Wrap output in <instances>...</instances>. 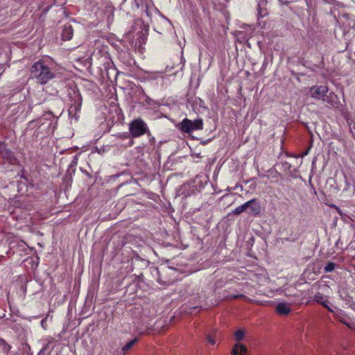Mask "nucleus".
Listing matches in <instances>:
<instances>
[{
	"instance_id": "5",
	"label": "nucleus",
	"mask_w": 355,
	"mask_h": 355,
	"mask_svg": "<svg viewBox=\"0 0 355 355\" xmlns=\"http://www.w3.org/2000/svg\"><path fill=\"white\" fill-rule=\"evenodd\" d=\"M333 313L337 320L340 321L349 329H355V322L343 310L338 309Z\"/></svg>"
},
{
	"instance_id": "11",
	"label": "nucleus",
	"mask_w": 355,
	"mask_h": 355,
	"mask_svg": "<svg viewBox=\"0 0 355 355\" xmlns=\"http://www.w3.org/2000/svg\"><path fill=\"white\" fill-rule=\"evenodd\" d=\"M247 352V348L242 344H236L232 349V355H245Z\"/></svg>"
},
{
	"instance_id": "8",
	"label": "nucleus",
	"mask_w": 355,
	"mask_h": 355,
	"mask_svg": "<svg viewBox=\"0 0 355 355\" xmlns=\"http://www.w3.org/2000/svg\"><path fill=\"white\" fill-rule=\"evenodd\" d=\"M313 301L316 303L321 304L326 308L329 312L334 313V311L329 306V302L328 299L320 293H317L314 295Z\"/></svg>"
},
{
	"instance_id": "19",
	"label": "nucleus",
	"mask_w": 355,
	"mask_h": 355,
	"mask_svg": "<svg viewBox=\"0 0 355 355\" xmlns=\"http://www.w3.org/2000/svg\"><path fill=\"white\" fill-rule=\"evenodd\" d=\"M207 341L211 343L212 345H215L216 342L214 340V339L210 336H207Z\"/></svg>"
},
{
	"instance_id": "2",
	"label": "nucleus",
	"mask_w": 355,
	"mask_h": 355,
	"mask_svg": "<svg viewBox=\"0 0 355 355\" xmlns=\"http://www.w3.org/2000/svg\"><path fill=\"white\" fill-rule=\"evenodd\" d=\"M179 129L184 133H191L194 130L203 129V121L201 119L191 121L187 118L184 119L178 125Z\"/></svg>"
},
{
	"instance_id": "22",
	"label": "nucleus",
	"mask_w": 355,
	"mask_h": 355,
	"mask_svg": "<svg viewBox=\"0 0 355 355\" xmlns=\"http://www.w3.org/2000/svg\"><path fill=\"white\" fill-rule=\"evenodd\" d=\"M156 11H157V12L160 13V12H159V10H158L157 8L156 9Z\"/></svg>"
},
{
	"instance_id": "14",
	"label": "nucleus",
	"mask_w": 355,
	"mask_h": 355,
	"mask_svg": "<svg viewBox=\"0 0 355 355\" xmlns=\"http://www.w3.org/2000/svg\"><path fill=\"white\" fill-rule=\"evenodd\" d=\"M247 205L246 202H245L244 204L237 207L236 209H234L233 211H232V213L234 214V215H239L241 214L242 212L243 211H247Z\"/></svg>"
},
{
	"instance_id": "13",
	"label": "nucleus",
	"mask_w": 355,
	"mask_h": 355,
	"mask_svg": "<svg viewBox=\"0 0 355 355\" xmlns=\"http://www.w3.org/2000/svg\"><path fill=\"white\" fill-rule=\"evenodd\" d=\"M11 347L7 343L0 338V355L8 354Z\"/></svg>"
},
{
	"instance_id": "20",
	"label": "nucleus",
	"mask_w": 355,
	"mask_h": 355,
	"mask_svg": "<svg viewBox=\"0 0 355 355\" xmlns=\"http://www.w3.org/2000/svg\"><path fill=\"white\" fill-rule=\"evenodd\" d=\"M239 187H240L241 188V189H243V187H242L241 185H240V184H236V185L233 189H229V188H228V189H227V190H228V191H231L232 189H234H234H236V188H238Z\"/></svg>"
},
{
	"instance_id": "17",
	"label": "nucleus",
	"mask_w": 355,
	"mask_h": 355,
	"mask_svg": "<svg viewBox=\"0 0 355 355\" xmlns=\"http://www.w3.org/2000/svg\"><path fill=\"white\" fill-rule=\"evenodd\" d=\"M245 333L242 329L237 330L234 334V338L236 341H241L244 337Z\"/></svg>"
},
{
	"instance_id": "3",
	"label": "nucleus",
	"mask_w": 355,
	"mask_h": 355,
	"mask_svg": "<svg viewBox=\"0 0 355 355\" xmlns=\"http://www.w3.org/2000/svg\"><path fill=\"white\" fill-rule=\"evenodd\" d=\"M146 123L140 119L134 120L130 124V132L132 137H139L146 133Z\"/></svg>"
},
{
	"instance_id": "1",
	"label": "nucleus",
	"mask_w": 355,
	"mask_h": 355,
	"mask_svg": "<svg viewBox=\"0 0 355 355\" xmlns=\"http://www.w3.org/2000/svg\"><path fill=\"white\" fill-rule=\"evenodd\" d=\"M31 76L40 84H46L55 77V73L43 61L35 62L31 69Z\"/></svg>"
},
{
	"instance_id": "12",
	"label": "nucleus",
	"mask_w": 355,
	"mask_h": 355,
	"mask_svg": "<svg viewBox=\"0 0 355 355\" xmlns=\"http://www.w3.org/2000/svg\"><path fill=\"white\" fill-rule=\"evenodd\" d=\"M276 311L279 315H288L291 312V308L286 304L279 303L276 306Z\"/></svg>"
},
{
	"instance_id": "16",
	"label": "nucleus",
	"mask_w": 355,
	"mask_h": 355,
	"mask_svg": "<svg viewBox=\"0 0 355 355\" xmlns=\"http://www.w3.org/2000/svg\"><path fill=\"white\" fill-rule=\"evenodd\" d=\"M336 264L334 262L329 261L324 268L325 272H330L335 269Z\"/></svg>"
},
{
	"instance_id": "21",
	"label": "nucleus",
	"mask_w": 355,
	"mask_h": 355,
	"mask_svg": "<svg viewBox=\"0 0 355 355\" xmlns=\"http://www.w3.org/2000/svg\"><path fill=\"white\" fill-rule=\"evenodd\" d=\"M309 148L303 153L302 156H306L309 154Z\"/></svg>"
},
{
	"instance_id": "15",
	"label": "nucleus",
	"mask_w": 355,
	"mask_h": 355,
	"mask_svg": "<svg viewBox=\"0 0 355 355\" xmlns=\"http://www.w3.org/2000/svg\"><path fill=\"white\" fill-rule=\"evenodd\" d=\"M137 342V338H135L128 343H127L122 348V350L123 352H127Z\"/></svg>"
},
{
	"instance_id": "6",
	"label": "nucleus",
	"mask_w": 355,
	"mask_h": 355,
	"mask_svg": "<svg viewBox=\"0 0 355 355\" xmlns=\"http://www.w3.org/2000/svg\"><path fill=\"white\" fill-rule=\"evenodd\" d=\"M328 87L323 85H313L310 88L311 97L316 100L321 98L323 99V98L325 96V94L328 93Z\"/></svg>"
},
{
	"instance_id": "4",
	"label": "nucleus",
	"mask_w": 355,
	"mask_h": 355,
	"mask_svg": "<svg viewBox=\"0 0 355 355\" xmlns=\"http://www.w3.org/2000/svg\"><path fill=\"white\" fill-rule=\"evenodd\" d=\"M0 157L4 163H8L11 165H16L19 164V161L15 156L14 153L6 148L4 143L1 144L0 146Z\"/></svg>"
},
{
	"instance_id": "7",
	"label": "nucleus",
	"mask_w": 355,
	"mask_h": 355,
	"mask_svg": "<svg viewBox=\"0 0 355 355\" xmlns=\"http://www.w3.org/2000/svg\"><path fill=\"white\" fill-rule=\"evenodd\" d=\"M247 209H249L248 214L254 216H258L261 213V205L257 198L251 199L246 202Z\"/></svg>"
},
{
	"instance_id": "10",
	"label": "nucleus",
	"mask_w": 355,
	"mask_h": 355,
	"mask_svg": "<svg viewBox=\"0 0 355 355\" xmlns=\"http://www.w3.org/2000/svg\"><path fill=\"white\" fill-rule=\"evenodd\" d=\"M73 34V30L71 25H65L62 31V40H69L72 38Z\"/></svg>"
},
{
	"instance_id": "18",
	"label": "nucleus",
	"mask_w": 355,
	"mask_h": 355,
	"mask_svg": "<svg viewBox=\"0 0 355 355\" xmlns=\"http://www.w3.org/2000/svg\"><path fill=\"white\" fill-rule=\"evenodd\" d=\"M230 299L236 300V299H241L244 301H248L250 300L249 297L245 296L243 294H239V295H231L230 296Z\"/></svg>"
},
{
	"instance_id": "9",
	"label": "nucleus",
	"mask_w": 355,
	"mask_h": 355,
	"mask_svg": "<svg viewBox=\"0 0 355 355\" xmlns=\"http://www.w3.org/2000/svg\"><path fill=\"white\" fill-rule=\"evenodd\" d=\"M322 101L329 104L332 107H337L340 103L337 95L332 92L327 93Z\"/></svg>"
}]
</instances>
